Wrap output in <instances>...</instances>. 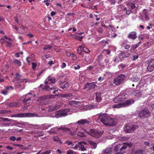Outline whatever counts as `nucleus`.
<instances>
[{"mask_svg":"<svg viewBox=\"0 0 154 154\" xmlns=\"http://www.w3.org/2000/svg\"><path fill=\"white\" fill-rule=\"evenodd\" d=\"M134 100L132 99H129L125 101L123 104L124 105V107L127 106L132 103H134Z\"/></svg>","mask_w":154,"mask_h":154,"instance_id":"nucleus-15","label":"nucleus"},{"mask_svg":"<svg viewBox=\"0 0 154 154\" xmlns=\"http://www.w3.org/2000/svg\"><path fill=\"white\" fill-rule=\"evenodd\" d=\"M40 117L37 114L35 113H27V117Z\"/></svg>","mask_w":154,"mask_h":154,"instance_id":"nucleus-23","label":"nucleus"},{"mask_svg":"<svg viewBox=\"0 0 154 154\" xmlns=\"http://www.w3.org/2000/svg\"><path fill=\"white\" fill-rule=\"evenodd\" d=\"M22 81L21 79H20V77L15 78V79L13 80V82L15 83H19Z\"/></svg>","mask_w":154,"mask_h":154,"instance_id":"nucleus-36","label":"nucleus"},{"mask_svg":"<svg viewBox=\"0 0 154 154\" xmlns=\"http://www.w3.org/2000/svg\"><path fill=\"white\" fill-rule=\"evenodd\" d=\"M17 117L22 118L27 117V113L17 114Z\"/></svg>","mask_w":154,"mask_h":154,"instance_id":"nucleus-25","label":"nucleus"},{"mask_svg":"<svg viewBox=\"0 0 154 154\" xmlns=\"http://www.w3.org/2000/svg\"><path fill=\"white\" fill-rule=\"evenodd\" d=\"M53 139L54 141H57V142H60L61 143H62L61 141V140L60 139V138L57 136L54 137Z\"/></svg>","mask_w":154,"mask_h":154,"instance_id":"nucleus-43","label":"nucleus"},{"mask_svg":"<svg viewBox=\"0 0 154 154\" xmlns=\"http://www.w3.org/2000/svg\"><path fill=\"white\" fill-rule=\"evenodd\" d=\"M57 127H55L53 128H51L48 132L51 134H54L56 133V131H57Z\"/></svg>","mask_w":154,"mask_h":154,"instance_id":"nucleus-27","label":"nucleus"},{"mask_svg":"<svg viewBox=\"0 0 154 154\" xmlns=\"http://www.w3.org/2000/svg\"><path fill=\"white\" fill-rule=\"evenodd\" d=\"M7 90V89H6L2 90L1 93L5 95H6L8 93V91Z\"/></svg>","mask_w":154,"mask_h":154,"instance_id":"nucleus-45","label":"nucleus"},{"mask_svg":"<svg viewBox=\"0 0 154 154\" xmlns=\"http://www.w3.org/2000/svg\"><path fill=\"white\" fill-rule=\"evenodd\" d=\"M104 51L107 54H109L110 53V51L108 50H105Z\"/></svg>","mask_w":154,"mask_h":154,"instance_id":"nucleus-60","label":"nucleus"},{"mask_svg":"<svg viewBox=\"0 0 154 154\" xmlns=\"http://www.w3.org/2000/svg\"><path fill=\"white\" fill-rule=\"evenodd\" d=\"M138 47V45L136 44L134 45H132V48L133 50H135Z\"/></svg>","mask_w":154,"mask_h":154,"instance_id":"nucleus-52","label":"nucleus"},{"mask_svg":"<svg viewBox=\"0 0 154 154\" xmlns=\"http://www.w3.org/2000/svg\"><path fill=\"white\" fill-rule=\"evenodd\" d=\"M52 48V47L50 45H45L43 48L44 50H46L47 49H51Z\"/></svg>","mask_w":154,"mask_h":154,"instance_id":"nucleus-44","label":"nucleus"},{"mask_svg":"<svg viewBox=\"0 0 154 154\" xmlns=\"http://www.w3.org/2000/svg\"><path fill=\"white\" fill-rule=\"evenodd\" d=\"M98 115L99 116L96 119L97 121L100 119V121L103 124L106 125L107 121L110 119V116L106 113H100Z\"/></svg>","mask_w":154,"mask_h":154,"instance_id":"nucleus-3","label":"nucleus"},{"mask_svg":"<svg viewBox=\"0 0 154 154\" xmlns=\"http://www.w3.org/2000/svg\"><path fill=\"white\" fill-rule=\"evenodd\" d=\"M47 79L48 80L51 82V83H54L55 80V79L54 77H52L51 75L49 76Z\"/></svg>","mask_w":154,"mask_h":154,"instance_id":"nucleus-30","label":"nucleus"},{"mask_svg":"<svg viewBox=\"0 0 154 154\" xmlns=\"http://www.w3.org/2000/svg\"><path fill=\"white\" fill-rule=\"evenodd\" d=\"M69 109H62L56 112L55 116L57 118L65 116L67 114Z\"/></svg>","mask_w":154,"mask_h":154,"instance_id":"nucleus-6","label":"nucleus"},{"mask_svg":"<svg viewBox=\"0 0 154 154\" xmlns=\"http://www.w3.org/2000/svg\"><path fill=\"white\" fill-rule=\"evenodd\" d=\"M77 128L75 130L76 134L78 136H80L82 137H85V135L84 134V133L83 132L77 131Z\"/></svg>","mask_w":154,"mask_h":154,"instance_id":"nucleus-28","label":"nucleus"},{"mask_svg":"<svg viewBox=\"0 0 154 154\" xmlns=\"http://www.w3.org/2000/svg\"><path fill=\"white\" fill-rule=\"evenodd\" d=\"M103 31V29L101 27L98 30V32L100 33H102Z\"/></svg>","mask_w":154,"mask_h":154,"instance_id":"nucleus-62","label":"nucleus"},{"mask_svg":"<svg viewBox=\"0 0 154 154\" xmlns=\"http://www.w3.org/2000/svg\"><path fill=\"white\" fill-rule=\"evenodd\" d=\"M150 112L147 109H145L141 110L139 113L138 117L140 119H143L144 118H147L150 116Z\"/></svg>","mask_w":154,"mask_h":154,"instance_id":"nucleus-4","label":"nucleus"},{"mask_svg":"<svg viewBox=\"0 0 154 154\" xmlns=\"http://www.w3.org/2000/svg\"><path fill=\"white\" fill-rule=\"evenodd\" d=\"M120 54L121 56L122 57V58L127 57L129 55V54L128 53H125L123 52H121Z\"/></svg>","mask_w":154,"mask_h":154,"instance_id":"nucleus-31","label":"nucleus"},{"mask_svg":"<svg viewBox=\"0 0 154 154\" xmlns=\"http://www.w3.org/2000/svg\"><path fill=\"white\" fill-rule=\"evenodd\" d=\"M55 96H61L62 97H66V94H56L55 95Z\"/></svg>","mask_w":154,"mask_h":154,"instance_id":"nucleus-59","label":"nucleus"},{"mask_svg":"<svg viewBox=\"0 0 154 154\" xmlns=\"http://www.w3.org/2000/svg\"><path fill=\"white\" fill-rule=\"evenodd\" d=\"M81 143L79 145V149L82 151H84L86 150V149L84 147L83 144H82V142H81Z\"/></svg>","mask_w":154,"mask_h":154,"instance_id":"nucleus-33","label":"nucleus"},{"mask_svg":"<svg viewBox=\"0 0 154 154\" xmlns=\"http://www.w3.org/2000/svg\"><path fill=\"white\" fill-rule=\"evenodd\" d=\"M95 85L94 84V82H92L91 83H90V85L89 87V88L88 89V90H91L92 89H93L94 88Z\"/></svg>","mask_w":154,"mask_h":154,"instance_id":"nucleus-38","label":"nucleus"},{"mask_svg":"<svg viewBox=\"0 0 154 154\" xmlns=\"http://www.w3.org/2000/svg\"><path fill=\"white\" fill-rule=\"evenodd\" d=\"M66 66V64L64 62H63L62 63L61 67L62 68H63L65 67Z\"/></svg>","mask_w":154,"mask_h":154,"instance_id":"nucleus-61","label":"nucleus"},{"mask_svg":"<svg viewBox=\"0 0 154 154\" xmlns=\"http://www.w3.org/2000/svg\"><path fill=\"white\" fill-rule=\"evenodd\" d=\"M108 1L112 5L115 4L116 3L115 0H108Z\"/></svg>","mask_w":154,"mask_h":154,"instance_id":"nucleus-53","label":"nucleus"},{"mask_svg":"<svg viewBox=\"0 0 154 154\" xmlns=\"http://www.w3.org/2000/svg\"><path fill=\"white\" fill-rule=\"evenodd\" d=\"M84 130L88 134L96 138L100 137L103 133V131H98L97 130L94 129H91L88 131H86L85 129Z\"/></svg>","mask_w":154,"mask_h":154,"instance_id":"nucleus-2","label":"nucleus"},{"mask_svg":"<svg viewBox=\"0 0 154 154\" xmlns=\"http://www.w3.org/2000/svg\"><path fill=\"white\" fill-rule=\"evenodd\" d=\"M83 38V36H81V37H79L78 36H76L75 37V38H76V39L79 41H82V38Z\"/></svg>","mask_w":154,"mask_h":154,"instance_id":"nucleus-51","label":"nucleus"},{"mask_svg":"<svg viewBox=\"0 0 154 154\" xmlns=\"http://www.w3.org/2000/svg\"><path fill=\"white\" fill-rule=\"evenodd\" d=\"M60 105H56L54 106L51 107L48 109V111H52L57 110L60 108Z\"/></svg>","mask_w":154,"mask_h":154,"instance_id":"nucleus-20","label":"nucleus"},{"mask_svg":"<svg viewBox=\"0 0 154 154\" xmlns=\"http://www.w3.org/2000/svg\"><path fill=\"white\" fill-rule=\"evenodd\" d=\"M116 121L114 119L111 118L110 117V119H109L108 121H107V122L106 125L109 126H113L116 125Z\"/></svg>","mask_w":154,"mask_h":154,"instance_id":"nucleus-9","label":"nucleus"},{"mask_svg":"<svg viewBox=\"0 0 154 154\" xmlns=\"http://www.w3.org/2000/svg\"><path fill=\"white\" fill-rule=\"evenodd\" d=\"M129 80L134 82H138L140 79V78L137 77H131L129 78Z\"/></svg>","mask_w":154,"mask_h":154,"instance_id":"nucleus-19","label":"nucleus"},{"mask_svg":"<svg viewBox=\"0 0 154 154\" xmlns=\"http://www.w3.org/2000/svg\"><path fill=\"white\" fill-rule=\"evenodd\" d=\"M72 93H70L68 94H66V98H68V97L72 96Z\"/></svg>","mask_w":154,"mask_h":154,"instance_id":"nucleus-55","label":"nucleus"},{"mask_svg":"<svg viewBox=\"0 0 154 154\" xmlns=\"http://www.w3.org/2000/svg\"><path fill=\"white\" fill-rule=\"evenodd\" d=\"M82 51L86 53H88L90 51V50L87 48H83L82 49Z\"/></svg>","mask_w":154,"mask_h":154,"instance_id":"nucleus-47","label":"nucleus"},{"mask_svg":"<svg viewBox=\"0 0 154 154\" xmlns=\"http://www.w3.org/2000/svg\"><path fill=\"white\" fill-rule=\"evenodd\" d=\"M62 130V131H69L70 132V133H69V134L72 135H74L73 133L71 132V130L70 128H66L65 127L63 126H61L60 128H57V131H59V130Z\"/></svg>","mask_w":154,"mask_h":154,"instance_id":"nucleus-16","label":"nucleus"},{"mask_svg":"<svg viewBox=\"0 0 154 154\" xmlns=\"http://www.w3.org/2000/svg\"><path fill=\"white\" fill-rule=\"evenodd\" d=\"M81 143V142H79L78 143V144L76 145L75 146L73 147L72 148L74 149H76L78 148H79V145Z\"/></svg>","mask_w":154,"mask_h":154,"instance_id":"nucleus-49","label":"nucleus"},{"mask_svg":"<svg viewBox=\"0 0 154 154\" xmlns=\"http://www.w3.org/2000/svg\"><path fill=\"white\" fill-rule=\"evenodd\" d=\"M9 139L11 141H14L16 140V138L14 136H11L10 137Z\"/></svg>","mask_w":154,"mask_h":154,"instance_id":"nucleus-50","label":"nucleus"},{"mask_svg":"<svg viewBox=\"0 0 154 154\" xmlns=\"http://www.w3.org/2000/svg\"><path fill=\"white\" fill-rule=\"evenodd\" d=\"M124 144V145L121 148L120 147V151L116 153L115 154H123L125 152V151L123 150L125 149L126 148L128 144L125 143Z\"/></svg>","mask_w":154,"mask_h":154,"instance_id":"nucleus-13","label":"nucleus"},{"mask_svg":"<svg viewBox=\"0 0 154 154\" xmlns=\"http://www.w3.org/2000/svg\"><path fill=\"white\" fill-rule=\"evenodd\" d=\"M127 6L129 9L131 10L135 11L136 10L137 8L135 4L133 3L129 2L128 3Z\"/></svg>","mask_w":154,"mask_h":154,"instance_id":"nucleus-11","label":"nucleus"},{"mask_svg":"<svg viewBox=\"0 0 154 154\" xmlns=\"http://www.w3.org/2000/svg\"><path fill=\"white\" fill-rule=\"evenodd\" d=\"M121 145L120 144H118L116 145L114 148V151L116 153L119 152V151H120V146Z\"/></svg>","mask_w":154,"mask_h":154,"instance_id":"nucleus-29","label":"nucleus"},{"mask_svg":"<svg viewBox=\"0 0 154 154\" xmlns=\"http://www.w3.org/2000/svg\"><path fill=\"white\" fill-rule=\"evenodd\" d=\"M90 123V122L88 121L86 119H81L77 122L76 123L80 125H84L85 124H88Z\"/></svg>","mask_w":154,"mask_h":154,"instance_id":"nucleus-17","label":"nucleus"},{"mask_svg":"<svg viewBox=\"0 0 154 154\" xmlns=\"http://www.w3.org/2000/svg\"><path fill=\"white\" fill-rule=\"evenodd\" d=\"M15 86L17 88H20L21 90L24 89L25 87V85L24 84H20L19 83H15Z\"/></svg>","mask_w":154,"mask_h":154,"instance_id":"nucleus-18","label":"nucleus"},{"mask_svg":"<svg viewBox=\"0 0 154 154\" xmlns=\"http://www.w3.org/2000/svg\"><path fill=\"white\" fill-rule=\"evenodd\" d=\"M51 125L50 124H48L47 125L43 124V128L44 129H47L48 128L53 125Z\"/></svg>","mask_w":154,"mask_h":154,"instance_id":"nucleus-37","label":"nucleus"},{"mask_svg":"<svg viewBox=\"0 0 154 154\" xmlns=\"http://www.w3.org/2000/svg\"><path fill=\"white\" fill-rule=\"evenodd\" d=\"M138 128V126L135 124L128 123L124 127V131L127 133H131Z\"/></svg>","mask_w":154,"mask_h":154,"instance_id":"nucleus-1","label":"nucleus"},{"mask_svg":"<svg viewBox=\"0 0 154 154\" xmlns=\"http://www.w3.org/2000/svg\"><path fill=\"white\" fill-rule=\"evenodd\" d=\"M131 13V10H128L126 11V13L127 15H129Z\"/></svg>","mask_w":154,"mask_h":154,"instance_id":"nucleus-63","label":"nucleus"},{"mask_svg":"<svg viewBox=\"0 0 154 154\" xmlns=\"http://www.w3.org/2000/svg\"><path fill=\"white\" fill-rule=\"evenodd\" d=\"M18 104L17 103L12 102L8 103L7 105L11 107L16 106Z\"/></svg>","mask_w":154,"mask_h":154,"instance_id":"nucleus-41","label":"nucleus"},{"mask_svg":"<svg viewBox=\"0 0 154 154\" xmlns=\"http://www.w3.org/2000/svg\"><path fill=\"white\" fill-rule=\"evenodd\" d=\"M19 147L21 149H26L25 146L22 145H20Z\"/></svg>","mask_w":154,"mask_h":154,"instance_id":"nucleus-56","label":"nucleus"},{"mask_svg":"<svg viewBox=\"0 0 154 154\" xmlns=\"http://www.w3.org/2000/svg\"><path fill=\"white\" fill-rule=\"evenodd\" d=\"M128 37L130 39H132L133 40L135 39L137 37V33L134 32H131L129 34Z\"/></svg>","mask_w":154,"mask_h":154,"instance_id":"nucleus-14","label":"nucleus"},{"mask_svg":"<svg viewBox=\"0 0 154 154\" xmlns=\"http://www.w3.org/2000/svg\"><path fill=\"white\" fill-rule=\"evenodd\" d=\"M143 13L145 16V18L147 20H148L149 17V16L148 12V11L146 9H144L143 11Z\"/></svg>","mask_w":154,"mask_h":154,"instance_id":"nucleus-26","label":"nucleus"},{"mask_svg":"<svg viewBox=\"0 0 154 154\" xmlns=\"http://www.w3.org/2000/svg\"><path fill=\"white\" fill-rule=\"evenodd\" d=\"M122 107H124V105L123 103H120L113 106L114 108H119Z\"/></svg>","mask_w":154,"mask_h":154,"instance_id":"nucleus-32","label":"nucleus"},{"mask_svg":"<svg viewBox=\"0 0 154 154\" xmlns=\"http://www.w3.org/2000/svg\"><path fill=\"white\" fill-rule=\"evenodd\" d=\"M147 69L149 72H151L154 70V59L150 60Z\"/></svg>","mask_w":154,"mask_h":154,"instance_id":"nucleus-7","label":"nucleus"},{"mask_svg":"<svg viewBox=\"0 0 154 154\" xmlns=\"http://www.w3.org/2000/svg\"><path fill=\"white\" fill-rule=\"evenodd\" d=\"M112 149L111 147H109L104 150L102 154H112Z\"/></svg>","mask_w":154,"mask_h":154,"instance_id":"nucleus-12","label":"nucleus"},{"mask_svg":"<svg viewBox=\"0 0 154 154\" xmlns=\"http://www.w3.org/2000/svg\"><path fill=\"white\" fill-rule=\"evenodd\" d=\"M125 99V95L124 93H122L120 94L115 99V100H118L119 101H124Z\"/></svg>","mask_w":154,"mask_h":154,"instance_id":"nucleus-10","label":"nucleus"},{"mask_svg":"<svg viewBox=\"0 0 154 154\" xmlns=\"http://www.w3.org/2000/svg\"><path fill=\"white\" fill-rule=\"evenodd\" d=\"M59 85L60 87L63 89H66L69 87V84L68 82L65 81L60 82V83Z\"/></svg>","mask_w":154,"mask_h":154,"instance_id":"nucleus-8","label":"nucleus"},{"mask_svg":"<svg viewBox=\"0 0 154 154\" xmlns=\"http://www.w3.org/2000/svg\"><path fill=\"white\" fill-rule=\"evenodd\" d=\"M32 68L33 69H35L37 65L36 64L34 63H32Z\"/></svg>","mask_w":154,"mask_h":154,"instance_id":"nucleus-58","label":"nucleus"},{"mask_svg":"<svg viewBox=\"0 0 154 154\" xmlns=\"http://www.w3.org/2000/svg\"><path fill=\"white\" fill-rule=\"evenodd\" d=\"M1 119H2L3 121H7L8 122H10L11 120V119H9L7 118H0Z\"/></svg>","mask_w":154,"mask_h":154,"instance_id":"nucleus-46","label":"nucleus"},{"mask_svg":"<svg viewBox=\"0 0 154 154\" xmlns=\"http://www.w3.org/2000/svg\"><path fill=\"white\" fill-rule=\"evenodd\" d=\"M11 112V111L10 110H2L1 114H6L9 113Z\"/></svg>","mask_w":154,"mask_h":154,"instance_id":"nucleus-39","label":"nucleus"},{"mask_svg":"<svg viewBox=\"0 0 154 154\" xmlns=\"http://www.w3.org/2000/svg\"><path fill=\"white\" fill-rule=\"evenodd\" d=\"M101 93L97 92L96 94V100L98 102H100L101 100Z\"/></svg>","mask_w":154,"mask_h":154,"instance_id":"nucleus-22","label":"nucleus"},{"mask_svg":"<svg viewBox=\"0 0 154 154\" xmlns=\"http://www.w3.org/2000/svg\"><path fill=\"white\" fill-rule=\"evenodd\" d=\"M13 62L18 66H20L21 65V62L17 60L14 59L13 60Z\"/></svg>","mask_w":154,"mask_h":154,"instance_id":"nucleus-42","label":"nucleus"},{"mask_svg":"<svg viewBox=\"0 0 154 154\" xmlns=\"http://www.w3.org/2000/svg\"><path fill=\"white\" fill-rule=\"evenodd\" d=\"M89 85H90V83H89L88 82L85 85V89H87L88 88H89Z\"/></svg>","mask_w":154,"mask_h":154,"instance_id":"nucleus-57","label":"nucleus"},{"mask_svg":"<svg viewBox=\"0 0 154 154\" xmlns=\"http://www.w3.org/2000/svg\"><path fill=\"white\" fill-rule=\"evenodd\" d=\"M125 78V76L124 74H120L114 80V83L116 85H119L123 83Z\"/></svg>","mask_w":154,"mask_h":154,"instance_id":"nucleus-5","label":"nucleus"},{"mask_svg":"<svg viewBox=\"0 0 154 154\" xmlns=\"http://www.w3.org/2000/svg\"><path fill=\"white\" fill-rule=\"evenodd\" d=\"M80 102L79 101H77L73 100L69 102V104L73 106H78V104L80 103Z\"/></svg>","mask_w":154,"mask_h":154,"instance_id":"nucleus-21","label":"nucleus"},{"mask_svg":"<svg viewBox=\"0 0 154 154\" xmlns=\"http://www.w3.org/2000/svg\"><path fill=\"white\" fill-rule=\"evenodd\" d=\"M49 87H50L48 85H46L44 86V88H42V90H46L49 91Z\"/></svg>","mask_w":154,"mask_h":154,"instance_id":"nucleus-48","label":"nucleus"},{"mask_svg":"<svg viewBox=\"0 0 154 154\" xmlns=\"http://www.w3.org/2000/svg\"><path fill=\"white\" fill-rule=\"evenodd\" d=\"M88 141L89 144L92 146L93 148L95 149L97 147V144L96 143L91 140H88Z\"/></svg>","mask_w":154,"mask_h":154,"instance_id":"nucleus-24","label":"nucleus"},{"mask_svg":"<svg viewBox=\"0 0 154 154\" xmlns=\"http://www.w3.org/2000/svg\"><path fill=\"white\" fill-rule=\"evenodd\" d=\"M46 98L47 97L46 96H43L39 97L37 99V101H40L42 100H43L46 99Z\"/></svg>","mask_w":154,"mask_h":154,"instance_id":"nucleus-40","label":"nucleus"},{"mask_svg":"<svg viewBox=\"0 0 154 154\" xmlns=\"http://www.w3.org/2000/svg\"><path fill=\"white\" fill-rule=\"evenodd\" d=\"M74 152L72 150L69 149L67 152V154H73Z\"/></svg>","mask_w":154,"mask_h":154,"instance_id":"nucleus-54","label":"nucleus"},{"mask_svg":"<svg viewBox=\"0 0 154 154\" xmlns=\"http://www.w3.org/2000/svg\"><path fill=\"white\" fill-rule=\"evenodd\" d=\"M133 94L135 96L137 97H140L141 95V92L137 91H134L133 92Z\"/></svg>","mask_w":154,"mask_h":154,"instance_id":"nucleus-35","label":"nucleus"},{"mask_svg":"<svg viewBox=\"0 0 154 154\" xmlns=\"http://www.w3.org/2000/svg\"><path fill=\"white\" fill-rule=\"evenodd\" d=\"M51 151L50 150H47L45 151V152H44L45 154H48L51 153Z\"/></svg>","mask_w":154,"mask_h":154,"instance_id":"nucleus-64","label":"nucleus"},{"mask_svg":"<svg viewBox=\"0 0 154 154\" xmlns=\"http://www.w3.org/2000/svg\"><path fill=\"white\" fill-rule=\"evenodd\" d=\"M88 109H89L90 110V109H91L97 108V105L96 104L90 105L88 106Z\"/></svg>","mask_w":154,"mask_h":154,"instance_id":"nucleus-34","label":"nucleus"}]
</instances>
